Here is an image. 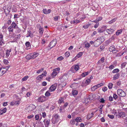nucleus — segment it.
<instances>
[{
  "label": "nucleus",
  "instance_id": "nucleus-1",
  "mask_svg": "<svg viewBox=\"0 0 127 127\" xmlns=\"http://www.w3.org/2000/svg\"><path fill=\"white\" fill-rule=\"evenodd\" d=\"M19 29L17 25L14 21L11 24V26H9L8 28V30L9 32H13V29Z\"/></svg>",
  "mask_w": 127,
  "mask_h": 127
},
{
  "label": "nucleus",
  "instance_id": "nucleus-2",
  "mask_svg": "<svg viewBox=\"0 0 127 127\" xmlns=\"http://www.w3.org/2000/svg\"><path fill=\"white\" fill-rule=\"evenodd\" d=\"M57 40L56 39H54L52 41L48 46V47L50 48L49 49H48V50H49L51 48L55 46L57 44Z\"/></svg>",
  "mask_w": 127,
  "mask_h": 127
},
{
  "label": "nucleus",
  "instance_id": "nucleus-3",
  "mask_svg": "<svg viewBox=\"0 0 127 127\" xmlns=\"http://www.w3.org/2000/svg\"><path fill=\"white\" fill-rule=\"evenodd\" d=\"M117 92L118 94L120 96L124 97L126 95V94L125 92L121 89H118L117 90Z\"/></svg>",
  "mask_w": 127,
  "mask_h": 127
},
{
  "label": "nucleus",
  "instance_id": "nucleus-4",
  "mask_svg": "<svg viewBox=\"0 0 127 127\" xmlns=\"http://www.w3.org/2000/svg\"><path fill=\"white\" fill-rule=\"evenodd\" d=\"M37 100L39 102H43L46 100V98L45 96L42 95L39 97Z\"/></svg>",
  "mask_w": 127,
  "mask_h": 127
},
{
  "label": "nucleus",
  "instance_id": "nucleus-5",
  "mask_svg": "<svg viewBox=\"0 0 127 127\" xmlns=\"http://www.w3.org/2000/svg\"><path fill=\"white\" fill-rule=\"evenodd\" d=\"M43 122L45 125V127H48L50 124V120L45 119L44 120Z\"/></svg>",
  "mask_w": 127,
  "mask_h": 127
},
{
  "label": "nucleus",
  "instance_id": "nucleus-6",
  "mask_svg": "<svg viewBox=\"0 0 127 127\" xmlns=\"http://www.w3.org/2000/svg\"><path fill=\"white\" fill-rule=\"evenodd\" d=\"M57 85L56 84H54L51 85L49 89V91L50 92H52L54 91L56 88Z\"/></svg>",
  "mask_w": 127,
  "mask_h": 127
},
{
  "label": "nucleus",
  "instance_id": "nucleus-7",
  "mask_svg": "<svg viewBox=\"0 0 127 127\" xmlns=\"http://www.w3.org/2000/svg\"><path fill=\"white\" fill-rule=\"evenodd\" d=\"M101 43L99 42L98 39H96L94 41V46L96 47H98Z\"/></svg>",
  "mask_w": 127,
  "mask_h": 127
},
{
  "label": "nucleus",
  "instance_id": "nucleus-8",
  "mask_svg": "<svg viewBox=\"0 0 127 127\" xmlns=\"http://www.w3.org/2000/svg\"><path fill=\"white\" fill-rule=\"evenodd\" d=\"M3 38V35L2 34H0V46H2L5 43Z\"/></svg>",
  "mask_w": 127,
  "mask_h": 127
},
{
  "label": "nucleus",
  "instance_id": "nucleus-9",
  "mask_svg": "<svg viewBox=\"0 0 127 127\" xmlns=\"http://www.w3.org/2000/svg\"><path fill=\"white\" fill-rule=\"evenodd\" d=\"M35 108V106L33 104H30L29 107H28V109L29 111H31Z\"/></svg>",
  "mask_w": 127,
  "mask_h": 127
},
{
  "label": "nucleus",
  "instance_id": "nucleus-10",
  "mask_svg": "<svg viewBox=\"0 0 127 127\" xmlns=\"http://www.w3.org/2000/svg\"><path fill=\"white\" fill-rule=\"evenodd\" d=\"M38 55V53L34 52L33 54L30 53V56H31L32 59H34Z\"/></svg>",
  "mask_w": 127,
  "mask_h": 127
},
{
  "label": "nucleus",
  "instance_id": "nucleus-11",
  "mask_svg": "<svg viewBox=\"0 0 127 127\" xmlns=\"http://www.w3.org/2000/svg\"><path fill=\"white\" fill-rule=\"evenodd\" d=\"M38 31L40 34L42 36L43 34L44 30L43 28L41 26H40Z\"/></svg>",
  "mask_w": 127,
  "mask_h": 127
},
{
  "label": "nucleus",
  "instance_id": "nucleus-12",
  "mask_svg": "<svg viewBox=\"0 0 127 127\" xmlns=\"http://www.w3.org/2000/svg\"><path fill=\"white\" fill-rule=\"evenodd\" d=\"M105 58L104 57H102L100 59L98 62L97 63L99 64H101V63H103L104 61Z\"/></svg>",
  "mask_w": 127,
  "mask_h": 127
},
{
  "label": "nucleus",
  "instance_id": "nucleus-13",
  "mask_svg": "<svg viewBox=\"0 0 127 127\" xmlns=\"http://www.w3.org/2000/svg\"><path fill=\"white\" fill-rule=\"evenodd\" d=\"M43 12L44 14H47L50 13L51 10L50 9L47 10L46 9H44L43 10Z\"/></svg>",
  "mask_w": 127,
  "mask_h": 127
},
{
  "label": "nucleus",
  "instance_id": "nucleus-14",
  "mask_svg": "<svg viewBox=\"0 0 127 127\" xmlns=\"http://www.w3.org/2000/svg\"><path fill=\"white\" fill-rule=\"evenodd\" d=\"M80 20L76 19L73 21H72L70 22V23L71 24H77L80 22Z\"/></svg>",
  "mask_w": 127,
  "mask_h": 127
},
{
  "label": "nucleus",
  "instance_id": "nucleus-15",
  "mask_svg": "<svg viewBox=\"0 0 127 127\" xmlns=\"http://www.w3.org/2000/svg\"><path fill=\"white\" fill-rule=\"evenodd\" d=\"M28 33L27 34L26 36L27 37H33V33L31 32V31L30 30H29L28 31Z\"/></svg>",
  "mask_w": 127,
  "mask_h": 127
},
{
  "label": "nucleus",
  "instance_id": "nucleus-16",
  "mask_svg": "<svg viewBox=\"0 0 127 127\" xmlns=\"http://www.w3.org/2000/svg\"><path fill=\"white\" fill-rule=\"evenodd\" d=\"M114 31L113 29H107L106 30V32L108 34H111L112 32Z\"/></svg>",
  "mask_w": 127,
  "mask_h": 127
},
{
  "label": "nucleus",
  "instance_id": "nucleus-17",
  "mask_svg": "<svg viewBox=\"0 0 127 127\" xmlns=\"http://www.w3.org/2000/svg\"><path fill=\"white\" fill-rule=\"evenodd\" d=\"M125 115V113L123 112H121L119 113V116L120 117H122V118L124 117Z\"/></svg>",
  "mask_w": 127,
  "mask_h": 127
},
{
  "label": "nucleus",
  "instance_id": "nucleus-18",
  "mask_svg": "<svg viewBox=\"0 0 127 127\" xmlns=\"http://www.w3.org/2000/svg\"><path fill=\"white\" fill-rule=\"evenodd\" d=\"M120 75V74L119 73H117L115 75H114V76L113 80H115L118 79L119 78Z\"/></svg>",
  "mask_w": 127,
  "mask_h": 127
},
{
  "label": "nucleus",
  "instance_id": "nucleus-19",
  "mask_svg": "<svg viewBox=\"0 0 127 127\" xmlns=\"http://www.w3.org/2000/svg\"><path fill=\"white\" fill-rule=\"evenodd\" d=\"M97 39H98V40L99 41V42L101 44L102 43V42H103L104 40V38L103 36H101L100 37H99Z\"/></svg>",
  "mask_w": 127,
  "mask_h": 127
},
{
  "label": "nucleus",
  "instance_id": "nucleus-20",
  "mask_svg": "<svg viewBox=\"0 0 127 127\" xmlns=\"http://www.w3.org/2000/svg\"><path fill=\"white\" fill-rule=\"evenodd\" d=\"M0 68H2V70H1L2 72L3 73V75L7 71V69L6 68L3 67L2 66H0Z\"/></svg>",
  "mask_w": 127,
  "mask_h": 127
},
{
  "label": "nucleus",
  "instance_id": "nucleus-21",
  "mask_svg": "<svg viewBox=\"0 0 127 127\" xmlns=\"http://www.w3.org/2000/svg\"><path fill=\"white\" fill-rule=\"evenodd\" d=\"M51 121L53 124H55L57 123L58 122V120L55 119V118L53 117L51 120Z\"/></svg>",
  "mask_w": 127,
  "mask_h": 127
},
{
  "label": "nucleus",
  "instance_id": "nucleus-22",
  "mask_svg": "<svg viewBox=\"0 0 127 127\" xmlns=\"http://www.w3.org/2000/svg\"><path fill=\"white\" fill-rule=\"evenodd\" d=\"M115 49V46L113 45L112 46H111L109 48V50L110 52H113V51Z\"/></svg>",
  "mask_w": 127,
  "mask_h": 127
},
{
  "label": "nucleus",
  "instance_id": "nucleus-23",
  "mask_svg": "<svg viewBox=\"0 0 127 127\" xmlns=\"http://www.w3.org/2000/svg\"><path fill=\"white\" fill-rule=\"evenodd\" d=\"M95 113L92 112L91 114H88L87 117L89 119H90L93 116Z\"/></svg>",
  "mask_w": 127,
  "mask_h": 127
},
{
  "label": "nucleus",
  "instance_id": "nucleus-24",
  "mask_svg": "<svg viewBox=\"0 0 127 127\" xmlns=\"http://www.w3.org/2000/svg\"><path fill=\"white\" fill-rule=\"evenodd\" d=\"M91 25V24L89 23L83 26V27L84 28V29H86L88 28Z\"/></svg>",
  "mask_w": 127,
  "mask_h": 127
},
{
  "label": "nucleus",
  "instance_id": "nucleus-25",
  "mask_svg": "<svg viewBox=\"0 0 127 127\" xmlns=\"http://www.w3.org/2000/svg\"><path fill=\"white\" fill-rule=\"evenodd\" d=\"M57 72L56 71H55L54 70H53V72L52 73V76L53 77H55L57 75Z\"/></svg>",
  "mask_w": 127,
  "mask_h": 127
},
{
  "label": "nucleus",
  "instance_id": "nucleus-26",
  "mask_svg": "<svg viewBox=\"0 0 127 127\" xmlns=\"http://www.w3.org/2000/svg\"><path fill=\"white\" fill-rule=\"evenodd\" d=\"M75 120V121L77 122H80L81 121V118L79 117H76Z\"/></svg>",
  "mask_w": 127,
  "mask_h": 127
},
{
  "label": "nucleus",
  "instance_id": "nucleus-27",
  "mask_svg": "<svg viewBox=\"0 0 127 127\" xmlns=\"http://www.w3.org/2000/svg\"><path fill=\"white\" fill-rule=\"evenodd\" d=\"M44 68H40V69L39 70H38L36 73H39L40 72H41L42 71H43L44 70Z\"/></svg>",
  "mask_w": 127,
  "mask_h": 127
},
{
  "label": "nucleus",
  "instance_id": "nucleus-28",
  "mask_svg": "<svg viewBox=\"0 0 127 127\" xmlns=\"http://www.w3.org/2000/svg\"><path fill=\"white\" fill-rule=\"evenodd\" d=\"M29 77V76H26L22 79V81H26L28 79Z\"/></svg>",
  "mask_w": 127,
  "mask_h": 127
},
{
  "label": "nucleus",
  "instance_id": "nucleus-29",
  "mask_svg": "<svg viewBox=\"0 0 127 127\" xmlns=\"http://www.w3.org/2000/svg\"><path fill=\"white\" fill-rule=\"evenodd\" d=\"M117 19V18H114L111 21H109L108 23L109 24L112 23L116 21Z\"/></svg>",
  "mask_w": 127,
  "mask_h": 127
},
{
  "label": "nucleus",
  "instance_id": "nucleus-30",
  "mask_svg": "<svg viewBox=\"0 0 127 127\" xmlns=\"http://www.w3.org/2000/svg\"><path fill=\"white\" fill-rule=\"evenodd\" d=\"M89 72H88L83 73L81 74V76L83 77H85L88 74V73Z\"/></svg>",
  "mask_w": 127,
  "mask_h": 127
},
{
  "label": "nucleus",
  "instance_id": "nucleus-31",
  "mask_svg": "<svg viewBox=\"0 0 127 127\" xmlns=\"http://www.w3.org/2000/svg\"><path fill=\"white\" fill-rule=\"evenodd\" d=\"M83 54V53L82 52H80L77 55L76 57L77 58H78L81 57Z\"/></svg>",
  "mask_w": 127,
  "mask_h": 127
},
{
  "label": "nucleus",
  "instance_id": "nucleus-32",
  "mask_svg": "<svg viewBox=\"0 0 127 127\" xmlns=\"http://www.w3.org/2000/svg\"><path fill=\"white\" fill-rule=\"evenodd\" d=\"M78 93L77 91L76 90H73L72 91V95H76Z\"/></svg>",
  "mask_w": 127,
  "mask_h": 127
},
{
  "label": "nucleus",
  "instance_id": "nucleus-33",
  "mask_svg": "<svg viewBox=\"0 0 127 127\" xmlns=\"http://www.w3.org/2000/svg\"><path fill=\"white\" fill-rule=\"evenodd\" d=\"M53 118H55V119L58 120V121L59 120V116L57 114H56L54 116Z\"/></svg>",
  "mask_w": 127,
  "mask_h": 127
},
{
  "label": "nucleus",
  "instance_id": "nucleus-34",
  "mask_svg": "<svg viewBox=\"0 0 127 127\" xmlns=\"http://www.w3.org/2000/svg\"><path fill=\"white\" fill-rule=\"evenodd\" d=\"M113 86V84L112 83H109L108 85L109 89H110L112 88Z\"/></svg>",
  "mask_w": 127,
  "mask_h": 127
},
{
  "label": "nucleus",
  "instance_id": "nucleus-35",
  "mask_svg": "<svg viewBox=\"0 0 127 127\" xmlns=\"http://www.w3.org/2000/svg\"><path fill=\"white\" fill-rule=\"evenodd\" d=\"M119 71V70L118 69L116 68L113 70L112 71V73H117Z\"/></svg>",
  "mask_w": 127,
  "mask_h": 127
},
{
  "label": "nucleus",
  "instance_id": "nucleus-36",
  "mask_svg": "<svg viewBox=\"0 0 127 127\" xmlns=\"http://www.w3.org/2000/svg\"><path fill=\"white\" fill-rule=\"evenodd\" d=\"M122 32V31L121 30H118L116 33V35H119V34L121 33Z\"/></svg>",
  "mask_w": 127,
  "mask_h": 127
},
{
  "label": "nucleus",
  "instance_id": "nucleus-37",
  "mask_svg": "<svg viewBox=\"0 0 127 127\" xmlns=\"http://www.w3.org/2000/svg\"><path fill=\"white\" fill-rule=\"evenodd\" d=\"M50 93L48 91H47L45 93V95L46 96L48 97L50 95Z\"/></svg>",
  "mask_w": 127,
  "mask_h": 127
},
{
  "label": "nucleus",
  "instance_id": "nucleus-38",
  "mask_svg": "<svg viewBox=\"0 0 127 127\" xmlns=\"http://www.w3.org/2000/svg\"><path fill=\"white\" fill-rule=\"evenodd\" d=\"M126 65V62H124V63H122L121 64V68L122 69L123 68H124L125 67V66Z\"/></svg>",
  "mask_w": 127,
  "mask_h": 127
},
{
  "label": "nucleus",
  "instance_id": "nucleus-39",
  "mask_svg": "<svg viewBox=\"0 0 127 127\" xmlns=\"http://www.w3.org/2000/svg\"><path fill=\"white\" fill-rule=\"evenodd\" d=\"M74 68L76 71L78 70L79 68V67L78 65H76Z\"/></svg>",
  "mask_w": 127,
  "mask_h": 127
},
{
  "label": "nucleus",
  "instance_id": "nucleus-40",
  "mask_svg": "<svg viewBox=\"0 0 127 127\" xmlns=\"http://www.w3.org/2000/svg\"><path fill=\"white\" fill-rule=\"evenodd\" d=\"M97 88L96 86L95 85L92 87L91 88V90L92 91H94L95 89Z\"/></svg>",
  "mask_w": 127,
  "mask_h": 127
},
{
  "label": "nucleus",
  "instance_id": "nucleus-41",
  "mask_svg": "<svg viewBox=\"0 0 127 127\" xmlns=\"http://www.w3.org/2000/svg\"><path fill=\"white\" fill-rule=\"evenodd\" d=\"M90 47V45L89 43H87L86 44H85V47L86 49Z\"/></svg>",
  "mask_w": 127,
  "mask_h": 127
},
{
  "label": "nucleus",
  "instance_id": "nucleus-42",
  "mask_svg": "<svg viewBox=\"0 0 127 127\" xmlns=\"http://www.w3.org/2000/svg\"><path fill=\"white\" fill-rule=\"evenodd\" d=\"M70 55V53L68 52H66L65 53V56L66 57H68Z\"/></svg>",
  "mask_w": 127,
  "mask_h": 127
},
{
  "label": "nucleus",
  "instance_id": "nucleus-43",
  "mask_svg": "<svg viewBox=\"0 0 127 127\" xmlns=\"http://www.w3.org/2000/svg\"><path fill=\"white\" fill-rule=\"evenodd\" d=\"M91 82V80L89 79H87L86 80L85 83L87 85L89 84Z\"/></svg>",
  "mask_w": 127,
  "mask_h": 127
},
{
  "label": "nucleus",
  "instance_id": "nucleus-44",
  "mask_svg": "<svg viewBox=\"0 0 127 127\" xmlns=\"http://www.w3.org/2000/svg\"><path fill=\"white\" fill-rule=\"evenodd\" d=\"M98 32L99 33L102 32H103L104 30H103L101 28H98L97 29Z\"/></svg>",
  "mask_w": 127,
  "mask_h": 127
},
{
  "label": "nucleus",
  "instance_id": "nucleus-45",
  "mask_svg": "<svg viewBox=\"0 0 127 127\" xmlns=\"http://www.w3.org/2000/svg\"><path fill=\"white\" fill-rule=\"evenodd\" d=\"M63 102V97H61L60 99L59 100V103H61Z\"/></svg>",
  "mask_w": 127,
  "mask_h": 127
},
{
  "label": "nucleus",
  "instance_id": "nucleus-46",
  "mask_svg": "<svg viewBox=\"0 0 127 127\" xmlns=\"http://www.w3.org/2000/svg\"><path fill=\"white\" fill-rule=\"evenodd\" d=\"M64 58L62 56H61L58 57L57 59V60L59 61H60L63 60Z\"/></svg>",
  "mask_w": 127,
  "mask_h": 127
},
{
  "label": "nucleus",
  "instance_id": "nucleus-47",
  "mask_svg": "<svg viewBox=\"0 0 127 127\" xmlns=\"http://www.w3.org/2000/svg\"><path fill=\"white\" fill-rule=\"evenodd\" d=\"M31 57L30 56V54L27 56L26 57V59L28 60H30L32 59Z\"/></svg>",
  "mask_w": 127,
  "mask_h": 127
},
{
  "label": "nucleus",
  "instance_id": "nucleus-48",
  "mask_svg": "<svg viewBox=\"0 0 127 127\" xmlns=\"http://www.w3.org/2000/svg\"><path fill=\"white\" fill-rule=\"evenodd\" d=\"M39 115H36L35 116V118L36 120H38L39 119Z\"/></svg>",
  "mask_w": 127,
  "mask_h": 127
},
{
  "label": "nucleus",
  "instance_id": "nucleus-49",
  "mask_svg": "<svg viewBox=\"0 0 127 127\" xmlns=\"http://www.w3.org/2000/svg\"><path fill=\"white\" fill-rule=\"evenodd\" d=\"M43 76L42 75H39V76H38L37 77V80H39L40 79H41L42 78Z\"/></svg>",
  "mask_w": 127,
  "mask_h": 127
},
{
  "label": "nucleus",
  "instance_id": "nucleus-50",
  "mask_svg": "<svg viewBox=\"0 0 127 127\" xmlns=\"http://www.w3.org/2000/svg\"><path fill=\"white\" fill-rule=\"evenodd\" d=\"M103 85V83H101L100 84H98L96 85V86L97 87V88H98L102 86Z\"/></svg>",
  "mask_w": 127,
  "mask_h": 127
},
{
  "label": "nucleus",
  "instance_id": "nucleus-51",
  "mask_svg": "<svg viewBox=\"0 0 127 127\" xmlns=\"http://www.w3.org/2000/svg\"><path fill=\"white\" fill-rule=\"evenodd\" d=\"M108 117L110 118L113 119L114 118V115H111L109 114H108Z\"/></svg>",
  "mask_w": 127,
  "mask_h": 127
},
{
  "label": "nucleus",
  "instance_id": "nucleus-52",
  "mask_svg": "<svg viewBox=\"0 0 127 127\" xmlns=\"http://www.w3.org/2000/svg\"><path fill=\"white\" fill-rule=\"evenodd\" d=\"M107 89H107V87H104L102 89V90L103 91L105 92V91H106L107 90Z\"/></svg>",
  "mask_w": 127,
  "mask_h": 127
},
{
  "label": "nucleus",
  "instance_id": "nucleus-53",
  "mask_svg": "<svg viewBox=\"0 0 127 127\" xmlns=\"http://www.w3.org/2000/svg\"><path fill=\"white\" fill-rule=\"evenodd\" d=\"M100 49H101V50L102 51L104 49L105 47L104 45H102L100 46Z\"/></svg>",
  "mask_w": 127,
  "mask_h": 127
},
{
  "label": "nucleus",
  "instance_id": "nucleus-54",
  "mask_svg": "<svg viewBox=\"0 0 127 127\" xmlns=\"http://www.w3.org/2000/svg\"><path fill=\"white\" fill-rule=\"evenodd\" d=\"M118 96L116 94H114L113 95V97L116 100V98H118Z\"/></svg>",
  "mask_w": 127,
  "mask_h": 127
},
{
  "label": "nucleus",
  "instance_id": "nucleus-55",
  "mask_svg": "<svg viewBox=\"0 0 127 127\" xmlns=\"http://www.w3.org/2000/svg\"><path fill=\"white\" fill-rule=\"evenodd\" d=\"M66 83L65 82L62 83L61 84L62 88H64V87H65L66 86Z\"/></svg>",
  "mask_w": 127,
  "mask_h": 127
},
{
  "label": "nucleus",
  "instance_id": "nucleus-56",
  "mask_svg": "<svg viewBox=\"0 0 127 127\" xmlns=\"http://www.w3.org/2000/svg\"><path fill=\"white\" fill-rule=\"evenodd\" d=\"M103 107V105H100V109L99 110V111L100 112V113L102 114V107Z\"/></svg>",
  "mask_w": 127,
  "mask_h": 127
},
{
  "label": "nucleus",
  "instance_id": "nucleus-57",
  "mask_svg": "<svg viewBox=\"0 0 127 127\" xmlns=\"http://www.w3.org/2000/svg\"><path fill=\"white\" fill-rule=\"evenodd\" d=\"M75 120H71L70 121V123L72 125H74L75 124Z\"/></svg>",
  "mask_w": 127,
  "mask_h": 127
},
{
  "label": "nucleus",
  "instance_id": "nucleus-58",
  "mask_svg": "<svg viewBox=\"0 0 127 127\" xmlns=\"http://www.w3.org/2000/svg\"><path fill=\"white\" fill-rule=\"evenodd\" d=\"M26 46L27 47H28L30 46V43L29 42H27L25 43Z\"/></svg>",
  "mask_w": 127,
  "mask_h": 127
},
{
  "label": "nucleus",
  "instance_id": "nucleus-59",
  "mask_svg": "<svg viewBox=\"0 0 127 127\" xmlns=\"http://www.w3.org/2000/svg\"><path fill=\"white\" fill-rule=\"evenodd\" d=\"M59 17V16H55L54 17V20L55 21H57L58 20V18Z\"/></svg>",
  "mask_w": 127,
  "mask_h": 127
},
{
  "label": "nucleus",
  "instance_id": "nucleus-60",
  "mask_svg": "<svg viewBox=\"0 0 127 127\" xmlns=\"http://www.w3.org/2000/svg\"><path fill=\"white\" fill-rule=\"evenodd\" d=\"M53 70L57 72H58L60 70V68L59 67H58L53 69Z\"/></svg>",
  "mask_w": 127,
  "mask_h": 127
},
{
  "label": "nucleus",
  "instance_id": "nucleus-61",
  "mask_svg": "<svg viewBox=\"0 0 127 127\" xmlns=\"http://www.w3.org/2000/svg\"><path fill=\"white\" fill-rule=\"evenodd\" d=\"M3 63L5 64H8L9 62H8V61L6 60H3Z\"/></svg>",
  "mask_w": 127,
  "mask_h": 127
},
{
  "label": "nucleus",
  "instance_id": "nucleus-62",
  "mask_svg": "<svg viewBox=\"0 0 127 127\" xmlns=\"http://www.w3.org/2000/svg\"><path fill=\"white\" fill-rule=\"evenodd\" d=\"M109 99L110 101H113V99L112 97L110 96L109 97Z\"/></svg>",
  "mask_w": 127,
  "mask_h": 127
},
{
  "label": "nucleus",
  "instance_id": "nucleus-63",
  "mask_svg": "<svg viewBox=\"0 0 127 127\" xmlns=\"http://www.w3.org/2000/svg\"><path fill=\"white\" fill-rule=\"evenodd\" d=\"M33 116H33V115H31L29 116H27V118L28 119H30L32 118V117H33Z\"/></svg>",
  "mask_w": 127,
  "mask_h": 127
},
{
  "label": "nucleus",
  "instance_id": "nucleus-64",
  "mask_svg": "<svg viewBox=\"0 0 127 127\" xmlns=\"http://www.w3.org/2000/svg\"><path fill=\"white\" fill-rule=\"evenodd\" d=\"M42 86H45L47 85V83L46 82L44 81L42 82Z\"/></svg>",
  "mask_w": 127,
  "mask_h": 127
}]
</instances>
